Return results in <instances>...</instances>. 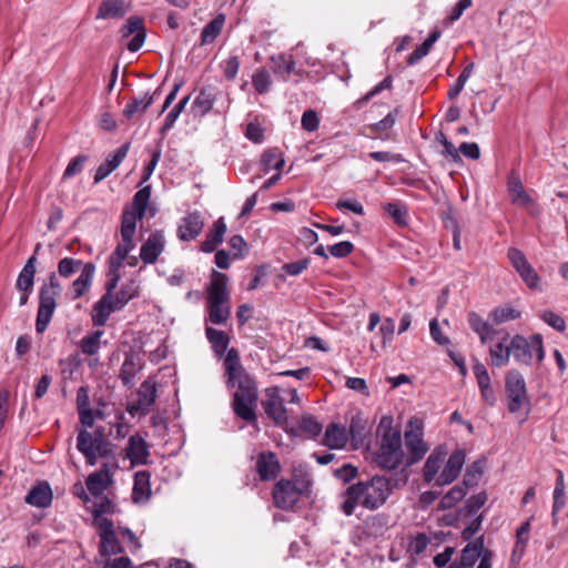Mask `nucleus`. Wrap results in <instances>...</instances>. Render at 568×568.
<instances>
[{
    "instance_id": "obj_59",
    "label": "nucleus",
    "mask_w": 568,
    "mask_h": 568,
    "mask_svg": "<svg viewBox=\"0 0 568 568\" xmlns=\"http://www.w3.org/2000/svg\"><path fill=\"white\" fill-rule=\"evenodd\" d=\"M300 428L314 438L321 434L323 426L313 416L304 415L301 419Z\"/></svg>"
},
{
    "instance_id": "obj_47",
    "label": "nucleus",
    "mask_w": 568,
    "mask_h": 568,
    "mask_svg": "<svg viewBox=\"0 0 568 568\" xmlns=\"http://www.w3.org/2000/svg\"><path fill=\"white\" fill-rule=\"evenodd\" d=\"M272 78L265 68H257L252 75V85L258 94L267 93L272 88Z\"/></svg>"
},
{
    "instance_id": "obj_11",
    "label": "nucleus",
    "mask_w": 568,
    "mask_h": 568,
    "mask_svg": "<svg viewBox=\"0 0 568 568\" xmlns=\"http://www.w3.org/2000/svg\"><path fill=\"white\" fill-rule=\"evenodd\" d=\"M135 226L132 216L128 215L121 220V242L116 245L114 252L109 256L108 265L122 267L123 262L128 258L129 253L134 248L133 241Z\"/></svg>"
},
{
    "instance_id": "obj_46",
    "label": "nucleus",
    "mask_w": 568,
    "mask_h": 568,
    "mask_svg": "<svg viewBox=\"0 0 568 568\" xmlns=\"http://www.w3.org/2000/svg\"><path fill=\"white\" fill-rule=\"evenodd\" d=\"M103 334V331L98 329L85 335L80 342L81 352L90 356L98 354L101 348V338Z\"/></svg>"
},
{
    "instance_id": "obj_33",
    "label": "nucleus",
    "mask_w": 568,
    "mask_h": 568,
    "mask_svg": "<svg viewBox=\"0 0 568 568\" xmlns=\"http://www.w3.org/2000/svg\"><path fill=\"white\" fill-rule=\"evenodd\" d=\"M159 90L160 89L155 90L154 93L152 94L145 93L144 97L142 98H131L123 109V116L126 119H132L135 114L144 113L145 110L154 102V99L158 95Z\"/></svg>"
},
{
    "instance_id": "obj_28",
    "label": "nucleus",
    "mask_w": 568,
    "mask_h": 568,
    "mask_svg": "<svg viewBox=\"0 0 568 568\" xmlns=\"http://www.w3.org/2000/svg\"><path fill=\"white\" fill-rule=\"evenodd\" d=\"M398 115V110L395 109L390 111L384 119L381 121L366 125L362 134L368 136L371 139H381L385 140L388 138L387 132L394 126L396 119Z\"/></svg>"
},
{
    "instance_id": "obj_1",
    "label": "nucleus",
    "mask_w": 568,
    "mask_h": 568,
    "mask_svg": "<svg viewBox=\"0 0 568 568\" xmlns=\"http://www.w3.org/2000/svg\"><path fill=\"white\" fill-rule=\"evenodd\" d=\"M224 368L227 386L236 387L232 402L235 415L246 423H255L257 386L254 378L242 366L237 349L231 348L227 351L224 358Z\"/></svg>"
},
{
    "instance_id": "obj_23",
    "label": "nucleus",
    "mask_w": 568,
    "mask_h": 568,
    "mask_svg": "<svg viewBox=\"0 0 568 568\" xmlns=\"http://www.w3.org/2000/svg\"><path fill=\"white\" fill-rule=\"evenodd\" d=\"M53 500V491L48 481H39L27 494L24 501L37 508H48Z\"/></svg>"
},
{
    "instance_id": "obj_2",
    "label": "nucleus",
    "mask_w": 568,
    "mask_h": 568,
    "mask_svg": "<svg viewBox=\"0 0 568 568\" xmlns=\"http://www.w3.org/2000/svg\"><path fill=\"white\" fill-rule=\"evenodd\" d=\"M382 418L377 428L378 448L375 453L374 462L385 470H395L404 464L405 453L403 449V437L398 428L393 427L392 419L385 424Z\"/></svg>"
},
{
    "instance_id": "obj_63",
    "label": "nucleus",
    "mask_w": 568,
    "mask_h": 568,
    "mask_svg": "<svg viewBox=\"0 0 568 568\" xmlns=\"http://www.w3.org/2000/svg\"><path fill=\"white\" fill-rule=\"evenodd\" d=\"M488 496L485 491L473 495L466 500L465 508L468 515H475L486 504Z\"/></svg>"
},
{
    "instance_id": "obj_6",
    "label": "nucleus",
    "mask_w": 568,
    "mask_h": 568,
    "mask_svg": "<svg viewBox=\"0 0 568 568\" xmlns=\"http://www.w3.org/2000/svg\"><path fill=\"white\" fill-rule=\"evenodd\" d=\"M510 351L514 359L523 365L530 366L534 358L541 363L545 358L542 336L532 334L529 337L516 334L510 338Z\"/></svg>"
},
{
    "instance_id": "obj_51",
    "label": "nucleus",
    "mask_w": 568,
    "mask_h": 568,
    "mask_svg": "<svg viewBox=\"0 0 568 568\" xmlns=\"http://www.w3.org/2000/svg\"><path fill=\"white\" fill-rule=\"evenodd\" d=\"M190 98H191L190 95H186L183 99H181L173 106V109L166 114L164 123L160 130V133L162 135H164L169 130H171L173 128L178 118L180 116V114L184 111L185 106L187 105Z\"/></svg>"
},
{
    "instance_id": "obj_38",
    "label": "nucleus",
    "mask_w": 568,
    "mask_h": 568,
    "mask_svg": "<svg viewBox=\"0 0 568 568\" xmlns=\"http://www.w3.org/2000/svg\"><path fill=\"white\" fill-rule=\"evenodd\" d=\"M37 257L30 256L18 275L16 286L19 291H32L34 285Z\"/></svg>"
},
{
    "instance_id": "obj_8",
    "label": "nucleus",
    "mask_w": 568,
    "mask_h": 568,
    "mask_svg": "<svg viewBox=\"0 0 568 568\" xmlns=\"http://www.w3.org/2000/svg\"><path fill=\"white\" fill-rule=\"evenodd\" d=\"M77 449L85 457L90 466L97 464L98 457H108L112 453L111 444L104 439L100 429L94 433L80 429L77 436Z\"/></svg>"
},
{
    "instance_id": "obj_15",
    "label": "nucleus",
    "mask_w": 568,
    "mask_h": 568,
    "mask_svg": "<svg viewBox=\"0 0 568 568\" xmlns=\"http://www.w3.org/2000/svg\"><path fill=\"white\" fill-rule=\"evenodd\" d=\"M465 460L466 454L463 449L453 452L444 464L443 469L436 479V485L442 487L455 481L462 473Z\"/></svg>"
},
{
    "instance_id": "obj_4",
    "label": "nucleus",
    "mask_w": 568,
    "mask_h": 568,
    "mask_svg": "<svg viewBox=\"0 0 568 568\" xmlns=\"http://www.w3.org/2000/svg\"><path fill=\"white\" fill-rule=\"evenodd\" d=\"M105 511L104 504L99 505L94 510V523L100 537L99 552L101 556L122 554L124 548L120 541L121 534L119 532V527H115L111 519L102 517V514Z\"/></svg>"
},
{
    "instance_id": "obj_50",
    "label": "nucleus",
    "mask_w": 568,
    "mask_h": 568,
    "mask_svg": "<svg viewBox=\"0 0 568 568\" xmlns=\"http://www.w3.org/2000/svg\"><path fill=\"white\" fill-rule=\"evenodd\" d=\"M484 474V463L481 460H476L471 463L465 471L464 478H463V485L466 489L469 487L476 486L481 476Z\"/></svg>"
},
{
    "instance_id": "obj_3",
    "label": "nucleus",
    "mask_w": 568,
    "mask_h": 568,
    "mask_svg": "<svg viewBox=\"0 0 568 568\" xmlns=\"http://www.w3.org/2000/svg\"><path fill=\"white\" fill-rule=\"evenodd\" d=\"M229 277L226 274L213 271L210 283L206 287L207 320L214 325H223L231 315V296L227 287Z\"/></svg>"
},
{
    "instance_id": "obj_44",
    "label": "nucleus",
    "mask_w": 568,
    "mask_h": 568,
    "mask_svg": "<svg viewBox=\"0 0 568 568\" xmlns=\"http://www.w3.org/2000/svg\"><path fill=\"white\" fill-rule=\"evenodd\" d=\"M521 316L520 311L516 310L511 305H503L494 308L490 312V320L493 324L499 325L509 321L518 320Z\"/></svg>"
},
{
    "instance_id": "obj_30",
    "label": "nucleus",
    "mask_w": 568,
    "mask_h": 568,
    "mask_svg": "<svg viewBox=\"0 0 568 568\" xmlns=\"http://www.w3.org/2000/svg\"><path fill=\"white\" fill-rule=\"evenodd\" d=\"M111 483L112 478L106 464H103L98 471L90 474L87 478V487L94 496L101 495Z\"/></svg>"
},
{
    "instance_id": "obj_52",
    "label": "nucleus",
    "mask_w": 568,
    "mask_h": 568,
    "mask_svg": "<svg viewBox=\"0 0 568 568\" xmlns=\"http://www.w3.org/2000/svg\"><path fill=\"white\" fill-rule=\"evenodd\" d=\"M532 517L528 518L526 521H524L519 528L516 531V545L513 550V557L517 554H519V557L523 556L525 548L529 540V532H530V523Z\"/></svg>"
},
{
    "instance_id": "obj_57",
    "label": "nucleus",
    "mask_w": 568,
    "mask_h": 568,
    "mask_svg": "<svg viewBox=\"0 0 568 568\" xmlns=\"http://www.w3.org/2000/svg\"><path fill=\"white\" fill-rule=\"evenodd\" d=\"M387 213L400 226L407 225L408 210L406 205L399 203H387L385 206Z\"/></svg>"
},
{
    "instance_id": "obj_22",
    "label": "nucleus",
    "mask_w": 568,
    "mask_h": 568,
    "mask_svg": "<svg viewBox=\"0 0 568 568\" xmlns=\"http://www.w3.org/2000/svg\"><path fill=\"white\" fill-rule=\"evenodd\" d=\"M446 456L447 450L442 446L435 448L430 453L423 467V478L425 483L430 484L434 480L436 481L438 475L440 474L439 470L444 466Z\"/></svg>"
},
{
    "instance_id": "obj_31",
    "label": "nucleus",
    "mask_w": 568,
    "mask_h": 568,
    "mask_svg": "<svg viewBox=\"0 0 568 568\" xmlns=\"http://www.w3.org/2000/svg\"><path fill=\"white\" fill-rule=\"evenodd\" d=\"M226 224L223 217L217 219L213 223L212 230L205 236V240L201 243V251L204 253H211L223 242L226 233Z\"/></svg>"
},
{
    "instance_id": "obj_9",
    "label": "nucleus",
    "mask_w": 568,
    "mask_h": 568,
    "mask_svg": "<svg viewBox=\"0 0 568 568\" xmlns=\"http://www.w3.org/2000/svg\"><path fill=\"white\" fill-rule=\"evenodd\" d=\"M407 457L405 465L410 467L422 460L429 447L424 440L423 423L418 419H410L404 433Z\"/></svg>"
},
{
    "instance_id": "obj_43",
    "label": "nucleus",
    "mask_w": 568,
    "mask_h": 568,
    "mask_svg": "<svg viewBox=\"0 0 568 568\" xmlns=\"http://www.w3.org/2000/svg\"><path fill=\"white\" fill-rule=\"evenodd\" d=\"M440 31L434 30L432 31L428 37L423 41L420 45H418L407 58V63L409 65H413L417 63L420 59L426 57L434 43L439 39Z\"/></svg>"
},
{
    "instance_id": "obj_49",
    "label": "nucleus",
    "mask_w": 568,
    "mask_h": 568,
    "mask_svg": "<svg viewBox=\"0 0 568 568\" xmlns=\"http://www.w3.org/2000/svg\"><path fill=\"white\" fill-rule=\"evenodd\" d=\"M224 23V16L219 14L212 21H210L201 32L202 43H212L217 36L221 33Z\"/></svg>"
},
{
    "instance_id": "obj_7",
    "label": "nucleus",
    "mask_w": 568,
    "mask_h": 568,
    "mask_svg": "<svg viewBox=\"0 0 568 568\" xmlns=\"http://www.w3.org/2000/svg\"><path fill=\"white\" fill-rule=\"evenodd\" d=\"M60 291L61 286L57 273L52 272L49 275V283L40 288L39 308L36 321V329L38 333H43L47 329L57 307L55 297L60 294Z\"/></svg>"
},
{
    "instance_id": "obj_37",
    "label": "nucleus",
    "mask_w": 568,
    "mask_h": 568,
    "mask_svg": "<svg viewBox=\"0 0 568 568\" xmlns=\"http://www.w3.org/2000/svg\"><path fill=\"white\" fill-rule=\"evenodd\" d=\"M214 102V93L210 89L203 88L194 99L191 111L194 116L202 118L212 110Z\"/></svg>"
},
{
    "instance_id": "obj_32",
    "label": "nucleus",
    "mask_w": 568,
    "mask_h": 568,
    "mask_svg": "<svg viewBox=\"0 0 568 568\" xmlns=\"http://www.w3.org/2000/svg\"><path fill=\"white\" fill-rule=\"evenodd\" d=\"M126 456L132 465H144L149 450L145 440L140 436H131L128 442Z\"/></svg>"
},
{
    "instance_id": "obj_40",
    "label": "nucleus",
    "mask_w": 568,
    "mask_h": 568,
    "mask_svg": "<svg viewBox=\"0 0 568 568\" xmlns=\"http://www.w3.org/2000/svg\"><path fill=\"white\" fill-rule=\"evenodd\" d=\"M150 474L146 470L138 471L134 475L132 498L135 503L146 500L150 497Z\"/></svg>"
},
{
    "instance_id": "obj_58",
    "label": "nucleus",
    "mask_w": 568,
    "mask_h": 568,
    "mask_svg": "<svg viewBox=\"0 0 568 568\" xmlns=\"http://www.w3.org/2000/svg\"><path fill=\"white\" fill-rule=\"evenodd\" d=\"M473 372L476 377L478 388L491 385L489 373L486 366L479 359H474Z\"/></svg>"
},
{
    "instance_id": "obj_61",
    "label": "nucleus",
    "mask_w": 568,
    "mask_h": 568,
    "mask_svg": "<svg viewBox=\"0 0 568 568\" xmlns=\"http://www.w3.org/2000/svg\"><path fill=\"white\" fill-rule=\"evenodd\" d=\"M108 281L105 283V293L103 295H109L113 297L114 290L116 288L120 280H121V267H115L112 265H108Z\"/></svg>"
},
{
    "instance_id": "obj_21",
    "label": "nucleus",
    "mask_w": 568,
    "mask_h": 568,
    "mask_svg": "<svg viewBox=\"0 0 568 568\" xmlns=\"http://www.w3.org/2000/svg\"><path fill=\"white\" fill-rule=\"evenodd\" d=\"M151 197V186L146 185L140 189L134 195L132 200L131 206H128L123 210L122 219L128 215L132 216L134 221V226L136 227V222L142 220L145 215L146 207L149 205Z\"/></svg>"
},
{
    "instance_id": "obj_48",
    "label": "nucleus",
    "mask_w": 568,
    "mask_h": 568,
    "mask_svg": "<svg viewBox=\"0 0 568 568\" xmlns=\"http://www.w3.org/2000/svg\"><path fill=\"white\" fill-rule=\"evenodd\" d=\"M141 366L134 355H128L120 369V378L124 385H131Z\"/></svg>"
},
{
    "instance_id": "obj_60",
    "label": "nucleus",
    "mask_w": 568,
    "mask_h": 568,
    "mask_svg": "<svg viewBox=\"0 0 568 568\" xmlns=\"http://www.w3.org/2000/svg\"><path fill=\"white\" fill-rule=\"evenodd\" d=\"M540 318L550 327L558 332H564L566 329L565 320L550 310H546L540 314Z\"/></svg>"
},
{
    "instance_id": "obj_41",
    "label": "nucleus",
    "mask_w": 568,
    "mask_h": 568,
    "mask_svg": "<svg viewBox=\"0 0 568 568\" xmlns=\"http://www.w3.org/2000/svg\"><path fill=\"white\" fill-rule=\"evenodd\" d=\"M508 336L504 337L506 341ZM511 355L510 342L506 345L504 342H498L489 347L490 364L494 367H504L509 363Z\"/></svg>"
},
{
    "instance_id": "obj_64",
    "label": "nucleus",
    "mask_w": 568,
    "mask_h": 568,
    "mask_svg": "<svg viewBox=\"0 0 568 568\" xmlns=\"http://www.w3.org/2000/svg\"><path fill=\"white\" fill-rule=\"evenodd\" d=\"M240 59L236 55L229 57L222 62L223 74L227 80H234L240 69Z\"/></svg>"
},
{
    "instance_id": "obj_17",
    "label": "nucleus",
    "mask_w": 568,
    "mask_h": 568,
    "mask_svg": "<svg viewBox=\"0 0 568 568\" xmlns=\"http://www.w3.org/2000/svg\"><path fill=\"white\" fill-rule=\"evenodd\" d=\"M122 38H133L128 42L126 48L131 52H136L145 40V28L140 17H130L121 28Z\"/></svg>"
},
{
    "instance_id": "obj_53",
    "label": "nucleus",
    "mask_w": 568,
    "mask_h": 568,
    "mask_svg": "<svg viewBox=\"0 0 568 568\" xmlns=\"http://www.w3.org/2000/svg\"><path fill=\"white\" fill-rule=\"evenodd\" d=\"M81 260L73 258V257H63L58 263V274L61 277L69 278L73 274H75L78 271L81 272L82 265H85Z\"/></svg>"
},
{
    "instance_id": "obj_62",
    "label": "nucleus",
    "mask_w": 568,
    "mask_h": 568,
    "mask_svg": "<svg viewBox=\"0 0 568 568\" xmlns=\"http://www.w3.org/2000/svg\"><path fill=\"white\" fill-rule=\"evenodd\" d=\"M88 161V156L84 154H80L75 158H73L69 164L67 165L64 172H63V179H70L77 174H79L82 170L84 164Z\"/></svg>"
},
{
    "instance_id": "obj_24",
    "label": "nucleus",
    "mask_w": 568,
    "mask_h": 568,
    "mask_svg": "<svg viewBox=\"0 0 568 568\" xmlns=\"http://www.w3.org/2000/svg\"><path fill=\"white\" fill-rule=\"evenodd\" d=\"M272 64V71L284 82L290 80L292 73L301 75V72L296 70V62L292 54L278 53L270 58Z\"/></svg>"
},
{
    "instance_id": "obj_13",
    "label": "nucleus",
    "mask_w": 568,
    "mask_h": 568,
    "mask_svg": "<svg viewBox=\"0 0 568 568\" xmlns=\"http://www.w3.org/2000/svg\"><path fill=\"white\" fill-rule=\"evenodd\" d=\"M507 257L513 267L518 272L525 284L530 290H538L540 284V277L532 267V265L528 262L525 254L516 247H510L508 250Z\"/></svg>"
},
{
    "instance_id": "obj_14",
    "label": "nucleus",
    "mask_w": 568,
    "mask_h": 568,
    "mask_svg": "<svg viewBox=\"0 0 568 568\" xmlns=\"http://www.w3.org/2000/svg\"><path fill=\"white\" fill-rule=\"evenodd\" d=\"M272 496L277 508L287 510L300 500L301 490L293 480L281 479L275 484Z\"/></svg>"
},
{
    "instance_id": "obj_54",
    "label": "nucleus",
    "mask_w": 568,
    "mask_h": 568,
    "mask_svg": "<svg viewBox=\"0 0 568 568\" xmlns=\"http://www.w3.org/2000/svg\"><path fill=\"white\" fill-rule=\"evenodd\" d=\"M261 162L265 172L272 169L281 171L285 164L282 154L275 149L264 151Z\"/></svg>"
},
{
    "instance_id": "obj_36",
    "label": "nucleus",
    "mask_w": 568,
    "mask_h": 568,
    "mask_svg": "<svg viewBox=\"0 0 568 568\" xmlns=\"http://www.w3.org/2000/svg\"><path fill=\"white\" fill-rule=\"evenodd\" d=\"M322 443L331 449L343 448L347 443L345 428L335 423L329 424L325 430Z\"/></svg>"
},
{
    "instance_id": "obj_10",
    "label": "nucleus",
    "mask_w": 568,
    "mask_h": 568,
    "mask_svg": "<svg viewBox=\"0 0 568 568\" xmlns=\"http://www.w3.org/2000/svg\"><path fill=\"white\" fill-rule=\"evenodd\" d=\"M505 389L508 398V410L511 414H516L523 408L528 410L529 398L527 395L526 382L519 372L509 371L507 373Z\"/></svg>"
},
{
    "instance_id": "obj_56",
    "label": "nucleus",
    "mask_w": 568,
    "mask_h": 568,
    "mask_svg": "<svg viewBox=\"0 0 568 568\" xmlns=\"http://www.w3.org/2000/svg\"><path fill=\"white\" fill-rule=\"evenodd\" d=\"M566 504L565 497V483L564 475L561 471H558V477L556 479V485L554 489V515H558V513L564 508Z\"/></svg>"
},
{
    "instance_id": "obj_26",
    "label": "nucleus",
    "mask_w": 568,
    "mask_h": 568,
    "mask_svg": "<svg viewBox=\"0 0 568 568\" xmlns=\"http://www.w3.org/2000/svg\"><path fill=\"white\" fill-rule=\"evenodd\" d=\"M95 272V265L88 262L82 265L81 273L71 284V300H78L82 297L91 287L93 276Z\"/></svg>"
},
{
    "instance_id": "obj_18",
    "label": "nucleus",
    "mask_w": 568,
    "mask_h": 568,
    "mask_svg": "<svg viewBox=\"0 0 568 568\" xmlns=\"http://www.w3.org/2000/svg\"><path fill=\"white\" fill-rule=\"evenodd\" d=\"M158 397L156 384L151 378L145 379L138 390V400L129 408V413L134 415L135 412L146 414L155 403Z\"/></svg>"
},
{
    "instance_id": "obj_16",
    "label": "nucleus",
    "mask_w": 568,
    "mask_h": 568,
    "mask_svg": "<svg viewBox=\"0 0 568 568\" xmlns=\"http://www.w3.org/2000/svg\"><path fill=\"white\" fill-rule=\"evenodd\" d=\"M165 248V237L162 231L152 232L140 248V258L144 264H154Z\"/></svg>"
},
{
    "instance_id": "obj_39",
    "label": "nucleus",
    "mask_w": 568,
    "mask_h": 568,
    "mask_svg": "<svg viewBox=\"0 0 568 568\" xmlns=\"http://www.w3.org/2000/svg\"><path fill=\"white\" fill-rule=\"evenodd\" d=\"M205 336L210 342L215 355L222 357L227 351L230 344V337L226 335V333L207 326L205 328Z\"/></svg>"
},
{
    "instance_id": "obj_34",
    "label": "nucleus",
    "mask_w": 568,
    "mask_h": 568,
    "mask_svg": "<svg viewBox=\"0 0 568 568\" xmlns=\"http://www.w3.org/2000/svg\"><path fill=\"white\" fill-rule=\"evenodd\" d=\"M484 551V537L480 536L463 548L460 559L457 561L465 568H473Z\"/></svg>"
},
{
    "instance_id": "obj_27",
    "label": "nucleus",
    "mask_w": 568,
    "mask_h": 568,
    "mask_svg": "<svg viewBox=\"0 0 568 568\" xmlns=\"http://www.w3.org/2000/svg\"><path fill=\"white\" fill-rule=\"evenodd\" d=\"M129 6L125 0H102L99 4L95 19L98 20H119L125 16Z\"/></svg>"
},
{
    "instance_id": "obj_5",
    "label": "nucleus",
    "mask_w": 568,
    "mask_h": 568,
    "mask_svg": "<svg viewBox=\"0 0 568 568\" xmlns=\"http://www.w3.org/2000/svg\"><path fill=\"white\" fill-rule=\"evenodd\" d=\"M390 481L384 476H373L368 481H357V504L374 510L385 504L390 495Z\"/></svg>"
},
{
    "instance_id": "obj_42",
    "label": "nucleus",
    "mask_w": 568,
    "mask_h": 568,
    "mask_svg": "<svg viewBox=\"0 0 568 568\" xmlns=\"http://www.w3.org/2000/svg\"><path fill=\"white\" fill-rule=\"evenodd\" d=\"M140 285L136 281L130 280L124 283L121 288L113 294L115 308L122 310L131 300L139 295Z\"/></svg>"
},
{
    "instance_id": "obj_12",
    "label": "nucleus",
    "mask_w": 568,
    "mask_h": 568,
    "mask_svg": "<svg viewBox=\"0 0 568 568\" xmlns=\"http://www.w3.org/2000/svg\"><path fill=\"white\" fill-rule=\"evenodd\" d=\"M262 406L266 416L277 426L285 427L287 425V409L284 406V398L281 396L278 387L266 389Z\"/></svg>"
},
{
    "instance_id": "obj_25",
    "label": "nucleus",
    "mask_w": 568,
    "mask_h": 568,
    "mask_svg": "<svg viewBox=\"0 0 568 568\" xmlns=\"http://www.w3.org/2000/svg\"><path fill=\"white\" fill-rule=\"evenodd\" d=\"M130 149L129 143H124L113 154H110L105 162L99 165L94 174V183H100L109 176L125 159Z\"/></svg>"
},
{
    "instance_id": "obj_19",
    "label": "nucleus",
    "mask_w": 568,
    "mask_h": 568,
    "mask_svg": "<svg viewBox=\"0 0 568 568\" xmlns=\"http://www.w3.org/2000/svg\"><path fill=\"white\" fill-rule=\"evenodd\" d=\"M204 226V221L200 212H192L185 215L178 227V237L183 242H190L196 239Z\"/></svg>"
},
{
    "instance_id": "obj_35",
    "label": "nucleus",
    "mask_w": 568,
    "mask_h": 568,
    "mask_svg": "<svg viewBox=\"0 0 568 568\" xmlns=\"http://www.w3.org/2000/svg\"><path fill=\"white\" fill-rule=\"evenodd\" d=\"M508 192L510 194L511 203L527 205L531 202V197L526 192L519 175L511 172L507 182Z\"/></svg>"
},
{
    "instance_id": "obj_55",
    "label": "nucleus",
    "mask_w": 568,
    "mask_h": 568,
    "mask_svg": "<svg viewBox=\"0 0 568 568\" xmlns=\"http://www.w3.org/2000/svg\"><path fill=\"white\" fill-rule=\"evenodd\" d=\"M474 67H475V64L471 62L463 69L462 73L457 78L456 82L453 85H450V88L447 92V98L449 100L456 99L459 95V93L463 91L466 82L468 81V79L470 78V75L473 73Z\"/></svg>"
},
{
    "instance_id": "obj_45",
    "label": "nucleus",
    "mask_w": 568,
    "mask_h": 568,
    "mask_svg": "<svg viewBox=\"0 0 568 568\" xmlns=\"http://www.w3.org/2000/svg\"><path fill=\"white\" fill-rule=\"evenodd\" d=\"M467 494V489L462 485L454 486L440 499L438 510H447L456 506Z\"/></svg>"
},
{
    "instance_id": "obj_20",
    "label": "nucleus",
    "mask_w": 568,
    "mask_h": 568,
    "mask_svg": "<svg viewBox=\"0 0 568 568\" xmlns=\"http://www.w3.org/2000/svg\"><path fill=\"white\" fill-rule=\"evenodd\" d=\"M256 471L263 481L273 480L281 471L276 455L272 452H262L256 457Z\"/></svg>"
},
{
    "instance_id": "obj_29",
    "label": "nucleus",
    "mask_w": 568,
    "mask_h": 568,
    "mask_svg": "<svg viewBox=\"0 0 568 568\" xmlns=\"http://www.w3.org/2000/svg\"><path fill=\"white\" fill-rule=\"evenodd\" d=\"M120 311L115 308L113 297L102 295L101 298L93 305L91 318L94 326H104L111 313Z\"/></svg>"
}]
</instances>
